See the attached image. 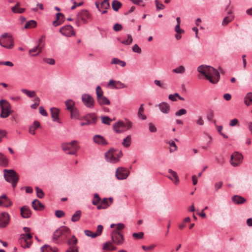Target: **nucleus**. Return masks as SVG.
Segmentation results:
<instances>
[{
    "mask_svg": "<svg viewBox=\"0 0 252 252\" xmlns=\"http://www.w3.org/2000/svg\"><path fill=\"white\" fill-rule=\"evenodd\" d=\"M64 21V15L62 13H58L56 14V18L53 22V25L55 27L60 25Z\"/></svg>",
    "mask_w": 252,
    "mask_h": 252,
    "instance_id": "412c9836",
    "label": "nucleus"
},
{
    "mask_svg": "<svg viewBox=\"0 0 252 252\" xmlns=\"http://www.w3.org/2000/svg\"><path fill=\"white\" fill-rule=\"evenodd\" d=\"M187 113V111L185 109L182 108L179 110V111H177L175 113V115L176 116H180L182 115H185Z\"/></svg>",
    "mask_w": 252,
    "mask_h": 252,
    "instance_id": "052dcab7",
    "label": "nucleus"
},
{
    "mask_svg": "<svg viewBox=\"0 0 252 252\" xmlns=\"http://www.w3.org/2000/svg\"><path fill=\"white\" fill-rule=\"evenodd\" d=\"M60 32L63 35L67 37L75 35L73 28L70 25H66L60 29Z\"/></svg>",
    "mask_w": 252,
    "mask_h": 252,
    "instance_id": "f8f14e48",
    "label": "nucleus"
},
{
    "mask_svg": "<svg viewBox=\"0 0 252 252\" xmlns=\"http://www.w3.org/2000/svg\"><path fill=\"white\" fill-rule=\"evenodd\" d=\"M185 69L183 65H180L177 68H176L173 70V71L176 73H182L185 72Z\"/></svg>",
    "mask_w": 252,
    "mask_h": 252,
    "instance_id": "09e8293b",
    "label": "nucleus"
},
{
    "mask_svg": "<svg viewBox=\"0 0 252 252\" xmlns=\"http://www.w3.org/2000/svg\"><path fill=\"white\" fill-rule=\"evenodd\" d=\"M10 216L7 213L3 212L0 214V228H4L9 223Z\"/></svg>",
    "mask_w": 252,
    "mask_h": 252,
    "instance_id": "2eb2a0df",
    "label": "nucleus"
},
{
    "mask_svg": "<svg viewBox=\"0 0 252 252\" xmlns=\"http://www.w3.org/2000/svg\"><path fill=\"white\" fill-rule=\"evenodd\" d=\"M112 64H119L122 66H125L126 65V63L124 61H121L117 58H113L111 61Z\"/></svg>",
    "mask_w": 252,
    "mask_h": 252,
    "instance_id": "79ce46f5",
    "label": "nucleus"
},
{
    "mask_svg": "<svg viewBox=\"0 0 252 252\" xmlns=\"http://www.w3.org/2000/svg\"><path fill=\"white\" fill-rule=\"evenodd\" d=\"M96 94L97 99L103 95V92L99 86L96 88Z\"/></svg>",
    "mask_w": 252,
    "mask_h": 252,
    "instance_id": "a18cd8bd",
    "label": "nucleus"
},
{
    "mask_svg": "<svg viewBox=\"0 0 252 252\" xmlns=\"http://www.w3.org/2000/svg\"><path fill=\"white\" fill-rule=\"evenodd\" d=\"M36 26V22L35 21L32 20L28 22H27L24 28L25 29H31L32 28H34Z\"/></svg>",
    "mask_w": 252,
    "mask_h": 252,
    "instance_id": "58836bf2",
    "label": "nucleus"
},
{
    "mask_svg": "<svg viewBox=\"0 0 252 252\" xmlns=\"http://www.w3.org/2000/svg\"><path fill=\"white\" fill-rule=\"evenodd\" d=\"M42 252H57L58 250L57 248H51L49 245H45L41 249Z\"/></svg>",
    "mask_w": 252,
    "mask_h": 252,
    "instance_id": "2f4dec72",
    "label": "nucleus"
},
{
    "mask_svg": "<svg viewBox=\"0 0 252 252\" xmlns=\"http://www.w3.org/2000/svg\"><path fill=\"white\" fill-rule=\"evenodd\" d=\"M232 201L236 204H244L246 202V199L241 196L239 195H234L232 198Z\"/></svg>",
    "mask_w": 252,
    "mask_h": 252,
    "instance_id": "a878e982",
    "label": "nucleus"
},
{
    "mask_svg": "<svg viewBox=\"0 0 252 252\" xmlns=\"http://www.w3.org/2000/svg\"><path fill=\"white\" fill-rule=\"evenodd\" d=\"M71 231L66 226H63L56 230L53 235V241L56 242L58 239L61 238L64 240L67 237L70 236Z\"/></svg>",
    "mask_w": 252,
    "mask_h": 252,
    "instance_id": "7ed1b4c3",
    "label": "nucleus"
},
{
    "mask_svg": "<svg viewBox=\"0 0 252 252\" xmlns=\"http://www.w3.org/2000/svg\"><path fill=\"white\" fill-rule=\"evenodd\" d=\"M122 156L121 152L116 151L113 149L109 150L105 154L106 160L113 163L118 162L120 157Z\"/></svg>",
    "mask_w": 252,
    "mask_h": 252,
    "instance_id": "423d86ee",
    "label": "nucleus"
},
{
    "mask_svg": "<svg viewBox=\"0 0 252 252\" xmlns=\"http://www.w3.org/2000/svg\"><path fill=\"white\" fill-rule=\"evenodd\" d=\"M125 87V85L124 83L121 82L120 81H116V86L114 87V88L116 89H122Z\"/></svg>",
    "mask_w": 252,
    "mask_h": 252,
    "instance_id": "bf43d9fd",
    "label": "nucleus"
},
{
    "mask_svg": "<svg viewBox=\"0 0 252 252\" xmlns=\"http://www.w3.org/2000/svg\"><path fill=\"white\" fill-rule=\"evenodd\" d=\"M155 245H152L149 246H142V248L145 251L148 252V251L153 250L155 247Z\"/></svg>",
    "mask_w": 252,
    "mask_h": 252,
    "instance_id": "69168bd1",
    "label": "nucleus"
},
{
    "mask_svg": "<svg viewBox=\"0 0 252 252\" xmlns=\"http://www.w3.org/2000/svg\"><path fill=\"white\" fill-rule=\"evenodd\" d=\"M156 5L158 10L163 9L165 7L164 5L159 2L158 0H156Z\"/></svg>",
    "mask_w": 252,
    "mask_h": 252,
    "instance_id": "4d7b16f0",
    "label": "nucleus"
},
{
    "mask_svg": "<svg viewBox=\"0 0 252 252\" xmlns=\"http://www.w3.org/2000/svg\"><path fill=\"white\" fill-rule=\"evenodd\" d=\"M144 233L142 232H140L139 233H133L132 234V237L135 239H141L143 238Z\"/></svg>",
    "mask_w": 252,
    "mask_h": 252,
    "instance_id": "603ef678",
    "label": "nucleus"
},
{
    "mask_svg": "<svg viewBox=\"0 0 252 252\" xmlns=\"http://www.w3.org/2000/svg\"><path fill=\"white\" fill-rule=\"evenodd\" d=\"M0 106L1 108L0 118H6L8 117L11 113L10 104L6 100L1 99L0 100Z\"/></svg>",
    "mask_w": 252,
    "mask_h": 252,
    "instance_id": "0eeeda50",
    "label": "nucleus"
},
{
    "mask_svg": "<svg viewBox=\"0 0 252 252\" xmlns=\"http://www.w3.org/2000/svg\"><path fill=\"white\" fill-rule=\"evenodd\" d=\"M230 2L228 3V6L226 8L227 15L224 16L222 21L221 22V25L225 26L228 23L232 21L234 19V15H233L232 10L229 8Z\"/></svg>",
    "mask_w": 252,
    "mask_h": 252,
    "instance_id": "ddd939ff",
    "label": "nucleus"
},
{
    "mask_svg": "<svg viewBox=\"0 0 252 252\" xmlns=\"http://www.w3.org/2000/svg\"><path fill=\"white\" fill-rule=\"evenodd\" d=\"M64 215V213L62 210H57L55 212L56 216L59 218L63 217Z\"/></svg>",
    "mask_w": 252,
    "mask_h": 252,
    "instance_id": "e2e57ef3",
    "label": "nucleus"
},
{
    "mask_svg": "<svg viewBox=\"0 0 252 252\" xmlns=\"http://www.w3.org/2000/svg\"><path fill=\"white\" fill-rule=\"evenodd\" d=\"M143 106V104H141L140 108L138 109L137 115L139 119L145 120L146 119V116L143 114V112L144 111V108Z\"/></svg>",
    "mask_w": 252,
    "mask_h": 252,
    "instance_id": "72a5a7b5",
    "label": "nucleus"
},
{
    "mask_svg": "<svg viewBox=\"0 0 252 252\" xmlns=\"http://www.w3.org/2000/svg\"><path fill=\"white\" fill-rule=\"evenodd\" d=\"M100 201V198L98 194L97 193H95L94 194V199L92 201V203L93 205H96L98 204V203Z\"/></svg>",
    "mask_w": 252,
    "mask_h": 252,
    "instance_id": "de8ad7c7",
    "label": "nucleus"
},
{
    "mask_svg": "<svg viewBox=\"0 0 252 252\" xmlns=\"http://www.w3.org/2000/svg\"><path fill=\"white\" fill-rule=\"evenodd\" d=\"M113 28L115 31L118 32L122 29V26L119 23H116L114 25Z\"/></svg>",
    "mask_w": 252,
    "mask_h": 252,
    "instance_id": "774afa93",
    "label": "nucleus"
},
{
    "mask_svg": "<svg viewBox=\"0 0 252 252\" xmlns=\"http://www.w3.org/2000/svg\"><path fill=\"white\" fill-rule=\"evenodd\" d=\"M131 143V136L130 135H128L127 136H126V137L124 139L122 144L124 145V146L126 147H128L130 145Z\"/></svg>",
    "mask_w": 252,
    "mask_h": 252,
    "instance_id": "ea45409f",
    "label": "nucleus"
},
{
    "mask_svg": "<svg viewBox=\"0 0 252 252\" xmlns=\"http://www.w3.org/2000/svg\"><path fill=\"white\" fill-rule=\"evenodd\" d=\"M0 160L1 161L0 164L2 166H5L8 164L7 158L2 154V157H0Z\"/></svg>",
    "mask_w": 252,
    "mask_h": 252,
    "instance_id": "5fc2aeb1",
    "label": "nucleus"
},
{
    "mask_svg": "<svg viewBox=\"0 0 252 252\" xmlns=\"http://www.w3.org/2000/svg\"><path fill=\"white\" fill-rule=\"evenodd\" d=\"M21 91L30 98L34 97L36 95L35 92L34 91H29L28 90L23 89L21 90Z\"/></svg>",
    "mask_w": 252,
    "mask_h": 252,
    "instance_id": "f704fd0d",
    "label": "nucleus"
},
{
    "mask_svg": "<svg viewBox=\"0 0 252 252\" xmlns=\"http://www.w3.org/2000/svg\"><path fill=\"white\" fill-rule=\"evenodd\" d=\"M98 103L101 105H109L110 101L105 96L103 95L97 99Z\"/></svg>",
    "mask_w": 252,
    "mask_h": 252,
    "instance_id": "c756f323",
    "label": "nucleus"
},
{
    "mask_svg": "<svg viewBox=\"0 0 252 252\" xmlns=\"http://www.w3.org/2000/svg\"><path fill=\"white\" fill-rule=\"evenodd\" d=\"M110 7L109 0H103L101 3V8L107 9Z\"/></svg>",
    "mask_w": 252,
    "mask_h": 252,
    "instance_id": "c03bdc74",
    "label": "nucleus"
},
{
    "mask_svg": "<svg viewBox=\"0 0 252 252\" xmlns=\"http://www.w3.org/2000/svg\"><path fill=\"white\" fill-rule=\"evenodd\" d=\"M77 243V239L74 236H73L71 238L69 239L67 241V244L68 245H75Z\"/></svg>",
    "mask_w": 252,
    "mask_h": 252,
    "instance_id": "3c124183",
    "label": "nucleus"
},
{
    "mask_svg": "<svg viewBox=\"0 0 252 252\" xmlns=\"http://www.w3.org/2000/svg\"><path fill=\"white\" fill-rule=\"evenodd\" d=\"M0 45L4 48L11 49L14 46V40L10 33H4L0 36Z\"/></svg>",
    "mask_w": 252,
    "mask_h": 252,
    "instance_id": "39448f33",
    "label": "nucleus"
},
{
    "mask_svg": "<svg viewBox=\"0 0 252 252\" xmlns=\"http://www.w3.org/2000/svg\"><path fill=\"white\" fill-rule=\"evenodd\" d=\"M94 142L98 145H106L107 144V141L105 138L100 135H95L93 137Z\"/></svg>",
    "mask_w": 252,
    "mask_h": 252,
    "instance_id": "aec40b11",
    "label": "nucleus"
},
{
    "mask_svg": "<svg viewBox=\"0 0 252 252\" xmlns=\"http://www.w3.org/2000/svg\"><path fill=\"white\" fill-rule=\"evenodd\" d=\"M83 103L89 108H93L94 106V99L89 94H84L82 96Z\"/></svg>",
    "mask_w": 252,
    "mask_h": 252,
    "instance_id": "4468645a",
    "label": "nucleus"
},
{
    "mask_svg": "<svg viewBox=\"0 0 252 252\" xmlns=\"http://www.w3.org/2000/svg\"><path fill=\"white\" fill-rule=\"evenodd\" d=\"M12 204V201L7 197L6 194H3L0 196V206L4 207H9Z\"/></svg>",
    "mask_w": 252,
    "mask_h": 252,
    "instance_id": "a211bd4d",
    "label": "nucleus"
},
{
    "mask_svg": "<svg viewBox=\"0 0 252 252\" xmlns=\"http://www.w3.org/2000/svg\"><path fill=\"white\" fill-rule=\"evenodd\" d=\"M92 16L90 13L87 10H82L77 15L78 21H82L83 23L88 22V20H91Z\"/></svg>",
    "mask_w": 252,
    "mask_h": 252,
    "instance_id": "9d476101",
    "label": "nucleus"
},
{
    "mask_svg": "<svg viewBox=\"0 0 252 252\" xmlns=\"http://www.w3.org/2000/svg\"><path fill=\"white\" fill-rule=\"evenodd\" d=\"M103 226L101 224H99L97 227V230L95 232V234L96 235H94V236H100L103 230Z\"/></svg>",
    "mask_w": 252,
    "mask_h": 252,
    "instance_id": "864d4df0",
    "label": "nucleus"
},
{
    "mask_svg": "<svg viewBox=\"0 0 252 252\" xmlns=\"http://www.w3.org/2000/svg\"><path fill=\"white\" fill-rule=\"evenodd\" d=\"M76 140H72L69 143H63L62 144V148L63 151L67 154L74 155L79 148Z\"/></svg>",
    "mask_w": 252,
    "mask_h": 252,
    "instance_id": "20e7f679",
    "label": "nucleus"
},
{
    "mask_svg": "<svg viewBox=\"0 0 252 252\" xmlns=\"http://www.w3.org/2000/svg\"><path fill=\"white\" fill-rule=\"evenodd\" d=\"M113 242L109 241L103 244V250L106 251H115L117 249V247L113 245Z\"/></svg>",
    "mask_w": 252,
    "mask_h": 252,
    "instance_id": "bb28decb",
    "label": "nucleus"
},
{
    "mask_svg": "<svg viewBox=\"0 0 252 252\" xmlns=\"http://www.w3.org/2000/svg\"><path fill=\"white\" fill-rule=\"evenodd\" d=\"M169 144L171 147V148L170 149V152L175 151L177 149V146H176L174 141L169 142Z\"/></svg>",
    "mask_w": 252,
    "mask_h": 252,
    "instance_id": "6e6d98bb",
    "label": "nucleus"
},
{
    "mask_svg": "<svg viewBox=\"0 0 252 252\" xmlns=\"http://www.w3.org/2000/svg\"><path fill=\"white\" fill-rule=\"evenodd\" d=\"M44 61L49 64H51V65H53L55 64V60L52 59V58H45V59H44Z\"/></svg>",
    "mask_w": 252,
    "mask_h": 252,
    "instance_id": "0e129e2a",
    "label": "nucleus"
},
{
    "mask_svg": "<svg viewBox=\"0 0 252 252\" xmlns=\"http://www.w3.org/2000/svg\"><path fill=\"white\" fill-rule=\"evenodd\" d=\"M41 51L42 47H40L39 46H36L32 49L30 50L29 54L32 56H34L39 54Z\"/></svg>",
    "mask_w": 252,
    "mask_h": 252,
    "instance_id": "473e14b6",
    "label": "nucleus"
},
{
    "mask_svg": "<svg viewBox=\"0 0 252 252\" xmlns=\"http://www.w3.org/2000/svg\"><path fill=\"white\" fill-rule=\"evenodd\" d=\"M20 214L23 218L28 219L31 217L32 212L28 206H24L20 208Z\"/></svg>",
    "mask_w": 252,
    "mask_h": 252,
    "instance_id": "6ab92c4d",
    "label": "nucleus"
},
{
    "mask_svg": "<svg viewBox=\"0 0 252 252\" xmlns=\"http://www.w3.org/2000/svg\"><path fill=\"white\" fill-rule=\"evenodd\" d=\"M121 6L122 3L118 0H114L112 1V6L114 11H117Z\"/></svg>",
    "mask_w": 252,
    "mask_h": 252,
    "instance_id": "4c0bfd02",
    "label": "nucleus"
},
{
    "mask_svg": "<svg viewBox=\"0 0 252 252\" xmlns=\"http://www.w3.org/2000/svg\"><path fill=\"white\" fill-rule=\"evenodd\" d=\"M128 176V171L123 168H118L116 171V177L118 180L125 179Z\"/></svg>",
    "mask_w": 252,
    "mask_h": 252,
    "instance_id": "f3484780",
    "label": "nucleus"
},
{
    "mask_svg": "<svg viewBox=\"0 0 252 252\" xmlns=\"http://www.w3.org/2000/svg\"><path fill=\"white\" fill-rule=\"evenodd\" d=\"M243 156L238 152H235L231 156L230 164L234 167L240 165L243 161Z\"/></svg>",
    "mask_w": 252,
    "mask_h": 252,
    "instance_id": "1a4fd4ad",
    "label": "nucleus"
},
{
    "mask_svg": "<svg viewBox=\"0 0 252 252\" xmlns=\"http://www.w3.org/2000/svg\"><path fill=\"white\" fill-rule=\"evenodd\" d=\"M101 121L103 124L107 125H110L111 122H112V120L108 116L101 117Z\"/></svg>",
    "mask_w": 252,
    "mask_h": 252,
    "instance_id": "37998d69",
    "label": "nucleus"
},
{
    "mask_svg": "<svg viewBox=\"0 0 252 252\" xmlns=\"http://www.w3.org/2000/svg\"><path fill=\"white\" fill-rule=\"evenodd\" d=\"M168 172L170 174V176H168V177L172 180L175 185H178L179 183V179L177 173L172 169H169Z\"/></svg>",
    "mask_w": 252,
    "mask_h": 252,
    "instance_id": "4be33fe9",
    "label": "nucleus"
},
{
    "mask_svg": "<svg viewBox=\"0 0 252 252\" xmlns=\"http://www.w3.org/2000/svg\"><path fill=\"white\" fill-rule=\"evenodd\" d=\"M32 207L35 210L40 211L44 208V205L41 202L37 200L34 199L32 202Z\"/></svg>",
    "mask_w": 252,
    "mask_h": 252,
    "instance_id": "b1692460",
    "label": "nucleus"
},
{
    "mask_svg": "<svg viewBox=\"0 0 252 252\" xmlns=\"http://www.w3.org/2000/svg\"><path fill=\"white\" fill-rule=\"evenodd\" d=\"M160 110L165 114H167L169 112L170 107L169 104L165 102H162L158 105Z\"/></svg>",
    "mask_w": 252,
    "mask_h": 252,
    "instance_id": "393cba45",
    "label": "nucleus"
},
{
    "mask_svg": "<svg viewBox=\"0 0 252 252\" xmlns=\"http://www.w3.org/2000/svg\"><path fill=\"white\" fill-rule=\"evenodd\" d=\"M197 70L213 84H216L219 80L220 73L219 71L212 66L201 65L198 67Z\"/></svg>",
    "mask_w": 252,
    "mask_h": 252,
    "instance_id": "f257e3e1",
    "label": "nucleus"
},
{
    "mask_svg": "<svg viewBox=\"0 0 252 252\" xmlns=\"http://www.w3.org/2000/svg\"><path fill=\"white\" fill-rule=\"evenodd\" d=\"M132 50L134 52L140 53L141 52V48L137 45V44L134 45Z\"/></svg>",
    "mask_w": 252,
    "mask_h": 252,
    "instance_id": "338daca9",
    "label": "nucleus"
},
{
    "mask_svg": "<svg viewBox=\"0 0 252 252\" xmlns=\"http://www.w3.org/2000/svg\"><path fill=\"white\" fill-rule=\"evenodd\" d=\"M131 126H130L126 127L123 122H118L114 125L113 129L116 132L119 133L129 129Z\"/></svg>",
    "mask_w": 252,
    "mask_h": 252,
    "instance_id": "dca6fc26",
    "label": "nucleus"
},
{
    "mask_svg": "<svg viewBox=\"0 0 252 252\" xmlns=\"http://www.w3.org/2000/svg\"><path fill=\"white\" fill-rule=\"evenodd\" d=\"M112 242L117 245H122L124 242V237L118 230H114L111 233Z\"/></svg>",
    "mask_w": 252,
    "mask_h": 252,
    "instance_id": "9b49d317",
    "label": "nucleus"
},
{
    "mask_svg": "<svg viewBox=\"0 0 252 252\" xmlns=\"http://www.w3.org/2000/svg\"><path fill=\"white\" fill-rule=\"evenodd\" d=\"M84 233L85 234V235L88 237H91L92 238H95L97 236H94V235H96L95 234V233H94L93 232H92L90 230H86L84 231Z\"/></svg>",
    "mask_w": 252,
    "mask_h": 252,
    "instance_id": "13d9d810",
    "label": "nucleus"
},
{
    "mask_svg": "<svg viewBox=\"0 0 252 252\" xmlns=\"http://www.w3.org/2000/svg\"><path fill=\"white\" fill-rule=\"evenodd\" d=\"M32 236L31 234H22L19 239V243L24 249L29 248L32 245Z\"/></svg>",
    "mask_w": 252,
    "mask_h": 252,
    "instance_id": "6e6552de",
    "label": "nucleus"
},
{
    "mask_svg": "<svg viewBox=\"0 0 252 252\" xmlns=\"http://www.w3.org/2000/svg\"><path fill=\"white\" fill-rule=\"evenodd\" d=\"M11 10L14 13L21 14L24 12L25 9L20 7V3L18 2L14 6L11 7Z\"/></svg>",
    "mask_w": 252,
    "mask_h": 252,
    "instance_id": "c85d7f7f",
    "label": "nucleus"
},
{
    "mask_svg": "<svg viewBox=\"0 0 252 252\" xmlns=\"http://www.w3.org/2000/svg\"><path fill=\"white\" fill-rule=\"evenodd\" d=\"M4 178L5 180L9 183H11L12 187L14 189L19 179L18 174L15 170L12 169L3 170Z\"/></svg>",
    "mask_w": 252,
    "mask_h": 252,
    "instance_id": "f03ea898",
    "label": "nucleus"
},
{
    "mask_svg": "<svg viewBox=\"0 0 252 252\" xmlns=\"http://www.w3.org/2000/svg\"><path fill=\"white\" fill-rule=\"evenodd\" d=\"M175 31L178 34H182L184 32V31L180 28V25L177 24L175 27Z\"/></svg>",
    "mask_w": 252,
    "mask_h": 252,
    "instance_id": "680f3d73",
    "label": "nucleus"
},
{
    "mask_svg": "<svg viewBox=\"0 0 252 252\" xmlns=\"http://www.w3.org/2000/svg\"><path fill=\"white\" fill-rule=\"evenodd\" d=\"M96 120V118L95 117L93 116L92 117V121H91L90 120H87L86 122H82L80 124L81 126H84L86 125H89L92 123H95Z\"/></svg>",
    "mask_w": 252,
    "mask_h": 252,
    "instance_id": "8fccbe9b",
    "label": "nucleus"
},
{
    "mask_svg": "<svg viewBox=\"0 0 252 252\" xmlns=\"http://www.w3.org/2000/svg\"><path fill=\"white\" fill-rule=\"evenodd\" d=\"M81 215V211L80 210L76 211L73 215L71 218V220L73 222H75L79 220L80 219Z\"/></svg>",
    "mask_w": 252,
    "mask_h": 252,
    "instance_id": "c9c22d12",
    "label": "nucleus"
},
{
    "mask_svg": "<svg viewBox=\"0 0 252 252\" xmlns=\"http://www.w3.org/2000/svg\"><path fill=\"white\" fill-rule=\"evenodd\" d=\"M65 104L66 105V108L67 110L71 111V109L75 108L74 107V102L73 100L71 99H68L65 102Z\"/></svg>",
    "mask_w": 252,
    "mask_h": 252,
    "instance_id": "e433bc0d",
    "label": "nucleus"
},
{
    "mask_svg": "<svg viewBox=\"0 0 252 252\" xmlns=\"http://www.w3.org/2000/svg\"><path fill=\"white\" fill-rule=\"evenodd\" d=\"M40 126V123L38 121H35L33 123V125L30 126L29 132L34 135L35 134V130Z\"/></svg>",
    "mask_w": 252,
    "mask_h": 252,
    "instance_id": "7c9ffc66",
    "label": "nucleus"
},
{
    "mask_svg": "<svg viewBox=\"0 0 252 252\" xmlns=\"http://www.w3.org/2000/svg\"><path fill=\"white\" fill-rule=\"evenodd\" d=\"M110 206L109 204L108 199L107 198H103L101 201L100 204L98 205L97 208L100 209H105Z\"/></svg>",
    "mask_w": 252,
    "mask_h": 252,
    "instance_id": "cd10ccee",
    "label": "nucleus"
},
{
    "mask_svg": "<svg viewBox=\"0 0 252 252\" xmlns=\"http://www.w3.org/2000/svg\"><path fill=\"white\" fill-rule=\"evenodd\" d=\"M70 117L71 119H78L79 117V112L76 108L71 109L70 111Z\"/></svg>",
    "mask_w": 252,
    "mask_h": 252,
    "instance_id": "a19ab883",
    "label": "nucleus"
},
{
    "mask_svg": "<svg viewBox=\"0 0 252 252\" xmlns=\"http://www.w3.org/2000/svg\"><path fill=\"white\" fill-rule=\"evenodd\" d=\"M35 190L36 191L37 196L39 198H42L44 195L43 190L37 187L35 188Z\"/></svg>",
    "mask_w": 252,
    "mask_h": 252,
    "instance_id": "49530a36",
    "label": "nucleus"
},
{
    "mask_svg": "<svg viewBox=\"0 0 252 252\" xmlns=\"http://www.w3.org/2000/svg\"><path fill=\"white\" fill-rule=\"evenodd\" d=\"M50 111L53 121L54 122H59V115L60 112L59 109L57 108L53 107L51 108Z\"/></svg>",
    "mask_w": 252,
    "mask_h": 252,
    "instance_id": "5701e85b",
    "label": "nucleus"
}]
</instances>
